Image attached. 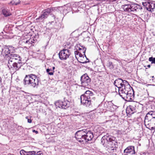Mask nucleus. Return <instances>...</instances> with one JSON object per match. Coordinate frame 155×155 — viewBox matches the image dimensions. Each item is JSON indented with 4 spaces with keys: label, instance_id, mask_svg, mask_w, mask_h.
I'll return each mask as SVG.
<instances>
[{
    "label": "nucleus",
    "instance_id": "f257e3e1",
    "mask_svg": "<svg viewBox=\"0 0 155 155\" xmlns=\"http://www.w3.org/2000/svg\"><path fill=\"white\" fill-rule=\"evenodd\" d=\"M93 137V134L91 131L86 129L78 130L75 134L76 139L80 142L91 140Z\"/></svg>",
    "mask_w": 155,
    "mask_h": 155
},
{
    "label": "nucleus",
    "instance_id": "f03ea898",
    "mask_svg": "<svg viewBox=\"0 0 155 155\" xmlns=\"http://www.w3.org/2000/svg\"><path fill=\"white\" fill-rule=\"evenodd\" d=\"M95 98L93 93L87 90L84 94L81 95V102L83 105L89 107L91 105V103L95 100Z\"/></svg>",
    "mask_w": 155,
    "mask_h": 155
},
{
    "label": "nucleus",
    "instance_id": "7ed1b4c3",
    "mask_svg": "<svg viewBox=\"0 0 155 155\" xmlns=\"http://www.w3.org/2000/svg\"><path fill=\"white\" fill-rule=\"evenodd\" d=\"M40 79L39 77L33 74L26 75L24 80V84L25 85H30L35 87L38 85Z\"/></svg>",
    "mask_w": 155,
    "mask_h": 155
},
{
    "label": "nucleus",
    "instance_id": "20e7f679",
    "mask_svg": "<svg viewBox=\"0 0 155 155\" xmlns=\"http://www.w3.org/2000/svg\"><path fill=\"white\" fill-rule=\"evenodd\" d=\"M22 65L21 61H15L8 60L7 65L10 71L14 72L18 70Z\"/></svg>",
    "mask_w": 155,
    "mask_h": 155
},
{
    "label": "nucleus",
    "instance_id": "39448f33",
    "mask_svg": "<svg viewBox=\"0 0 155 155\" xmlns=\"http://www.w3.org/2000/svg\"><path fill=\"white\" fill-rule=\"evenodd\" d=\"M115 138L109 135L104 136L101 139V142H103V141L105 140L108 142V146H117V143L115 140Z\"/></svg>",
    "mask_w": 155,
    "mask_h": 155
},
{
    "label": "nucleus",
    "instance_id": "423d86ee",
    "mask_svg": "<svg viewBox=\"0 0 155 155\" xmlns=\"http://www.w3.org/2000/svg\"><path fill=\"white\" fill-rule=\"evenodd\" d=\"M53 10V8H48L43 10L41 12V15L36 19L37 21L40 22L43 21L44 19L47 18L49 14Z\"/></svg>",
    "mask_w": 155,
    "mask_h": 155
},
{
    "label": "nucleus",
    "instance_id": "0eeeda50",
    "mask_svg": "<svg viewBox=\"0 0 155 155\" xmlns=\"http://www.w3.org/2000/svg\"><path fill=\"white\" fill-rule=\"evenodd\" d=\"M125 86H124L119 91V94L123 98H124V97H125L126 94L129 92L130 90H132L128 82L125 83Z\"/></svg>",
    "mask_w": 155,
    "mask_h": 155
},
{
    "label": "nucleus",
    "instance_id": "6e6552de",
    "mask_svg": "<svg viewBox=\"0 0 155 155\" xmlns=\"http://www.w3.org/2000/svg\"><path fill=\"white\" fill-rule=\"evenodd\" d=\"M71 52L68 49H63L61 50L58 54L59 58L61 60H66L71 55Z\"/></svg>",
    "mask_w": 155,
    "mask_h": 155
},
{
    "label": "nucleus",
    "instance_id": "1a4fd4ad",
    "mask_svg": "<svg viewBox=\"0 0 155 155\" xmlns=\"http://www.w3.org/2000/svg\"><path fill=\"white\" fill-rule=\"evenodd\" d=\"M144 124L147 127L149 128L151 126L155 125V119L146 114L145 117Z\"/></svg>",
    "mask_w": 155,
    "mask_h": 155
},
{
    "label": "nucleus",
    "instance_id": "9d476101",
    "mask_svg": "<svg viewBox=\"0 0 155 155\" xmlns=\"http://www.w3.org/2000/svg\"><path fill=\"white\" fill-rule=\"evenodd\" d=\"M81 85L84 87L90 85L91 79L87 74H85L81 76Z\"/></svg>",
    "mask_w": 155,
    "mask_h": 155
},
{
    "label": "nucleus",
    "instance_id": "9b49d317",
    "mask_svg": "<svg viewBox=\"0 0 155 155\" xmlns=\"http://www.w3.org/2000/svg\"><path fill=\"white\" fill-rule=\"evenodd\" d=\"M55 105L57 107L66 109L69 107L70 102L67 100L64 101H58L55 103Z\"/></svg>",
    "mask_w": 155,
    "mask_h": 155
},
{
    "label": "nucleus",
    "instance_id": "f8f14e48",
    "mask_svg": "<svg viewBox=\"0 0 155 155\" xmlns=\"http://www.w3.org/2000/svg\"><path fill=\"white\" fill-rule=\"evenodd\" d=\"M136 153L135 147L133 146H129L124 151L123 155H134Z\"/></svg>",
    "mask_w": 155,
    "mask_h": 155
},
{
    "label": "nucleus",
    "instance_id": "ddd939ff",
    "mask_svg": "<svg viewBox=\"0 0 155 155\" xmlns=\"http://www.w3.org/2000/svg\"><path fill=\"white\" fill-rule=\"evenodd\" d=\"M2 51L0 52L1 54L5 58L10 56V55L11 54L10 53V51L9 50V48L7 46H5L1 49Z\"/></svg>",
    "mask_w": 155,
    "mask_h": 155
},
{
    "label": "nucleus",
    "instance_id": "4468645a",
    "mask_svg": "<svg viewBox=\"0 0 155 155\" xmlns=\"http://www.w3.org/2000/svg\"><path fill=\"white\" fill-rule=\"evenodd\" d=\"M134 93L133 90H130L129 91V92L126 94L125 95V97H124L127 101H132L134 98Z\"/></svg>",
    "mask_w": 155,
    "mask_h": 155
},
{
    "label": "nucleus",
    "instance_id": "2eb2a0df",
    "mask_svg": "<svg viewBox=\"0 0 155 155\" xmlns=\"http://www.w3.org/2000/svg\"><path fill=\"white\" fill-rule=\"evenodd\" d=\"M8 59L15 61H21L20 56L15 54H10Z\"/></svg>",
    "mask_w": 155,
    "mask_h": 155
},
{
    "label": "nucleus",
    "instance_id": "dca6fc26",
    "mask_svg": "<svg viewBox=\"0 0 155 155\" xmlns=\"http://www.w3.org/2000/svg\"><path fill=\"white\" fill-rule=\"evenodd\" d=\"M127 82L126 80H123L120 78L117 79L115 80L114 82V84L115 86L117 87H119L120 84L123 83H126Z\"/></svg>",
    "mask_w": 155,
    "mask_h": 155
},
{
    "label": "nucleus",
    "instance_id": "f3484780",
    "mask_svg": "<svg viewBox=\"0 0 155 155\" xmlns=\"http://www.w3.org/2000/svg\"><path fill=\"white\" fill-rule=\"evenodd\" d=\"M139 104L137 102H133L130 105L131 109H133V111L134 112H137V110L138 109V106Z\"/></svg>",
    "mask_w": 155,
    "mask_h": 155
},
{
    "label": "nucleus",
    "instance_id": "a211bd4d",
    "mask_svg": "<svg viewBox=\"0 0 155 155\" xmlns=\"http://www.w3.org/2000/svg\"><path fill=\"white\" fill-rule=\"evenodd\" d=\"M107 150L110 153H115L116 152L117 149V146H108Z\"/></svg>",
    "mask_w": 155,
    "mask_h": 155
},
{
    "label": "nucleus",
    "instance_id": "6ab92c4d",
    "mask_svg": "<svg viewBox=\"0 0 155 155\" xmlns=\"http://www.w3.org/2000/svg\"><path fill=\"white\" fill-rule=\"evenodd\" d=\"M2 13L5 17L9 16L11 15L9 9L7 8H4L2 9Z\"/></svg>",
    "mask_w": 155,
    "mask_h": 155
},
{
    "label": "nucleus",
    "instance_id": "aec40b11",
    "mask_svg": "<svg viewBox=\"0 0 155 155\" xmlns=\"http://www.w3.org/2000/svg\"><path fill=\"white\" fill-rule=\"evenodd\" d=\"M155 8V4L153 3H151L150 2H149L148 6L147 7V9L149 11L152 12Z\"/></svg>",
    "mask_w": 155,
    "mask_h": 155
},
{
    "label": "nucleus",
    "instance_id": "412c9836",
    "mask_svg": "<svg viewBox=\"0 0 155 155\" xmlns=\"http://www.w3.org/2000/svg\"><path fill=\"white\" fill-rule=\"evenodd\" d=\"M130 5L126 4L122 6V8L125 11L130 12Z\"/></svg>",
    "mask_w": 155,
    "mask_h": 155
},
{
    "label": "nucleus",
    "instance_id": "4be33fe9",
    "mask_svg": "<svg viewBox=\"0 0 155 155\" xmlns=\"http://www.w3.org/2000/svg\"><path fill=\"white\" fill-rule=\"evenodd\" d=\"M131 108L130 107V105L129 107H127L126 109V112L127 114H129L130 115L134 114V112H135L133 111V109Z\"/></svg>",
    "mask_w": 155,
    "mask_h": 155
},
{
    "label": "nucleus",
    "instance_id": "5701e85b",
    "mask_svg": "<svg viewBox=\"0 0 155 155\" xmlns=\"http://www.w3.org/2000/svg\"><path fill=\"white\" fill-rule=\"evenodd\" d=\"M130 8L131 10L130 12L136 11L138 9L137 5L136 4H131L130 5Z\"/></svg>",
    "mask_w": 155,
    "mask_h": 155
},
{
    "label": "nucleus",
    "instance_id": "b1692460",
    "mask_svg": "<svg viewBox=\"0 0 155 155\" xmlns=\"http://www.w3.org/2000/svg\"><path fill=\"white\" fill-rule=\"evenodd\" d=\"M146 114L155 119V111H150Z\"/></svg>",
    "mask_w": 155,
    "mask_h": 155
},
{
    "label": "nucleus",
    "instance_id": "393cba45",
    "mask_svg": "<svg viewBox=\"0 0 155 155\" xmlns=\"http://www.w3.org/2000/svg\"><path fill=\"white\" fill-rule=\"evenodd\" d=\"M46 71L50 75H53L54 72V71L52 70L51 69L48 68L46 69Z\"/></svg>",
    "mask_w": 155,
    "mask_h": 155
},
{
    "label": "nucleus",
    "instance_id": "a878e982",
    "mask_svg": "<svg viewBox=\"0 0 155 155\" xmlns=\"http://www.w3.org/2000/svg\"><path fill=\"white\" fill-rule=\"evenodd\" d=\"M79 45L81 47V48H80V47H79V50H82V52L83 53H85L86 49V48L84 47L83 46H81V44H79Z\"/></svg>",
    "mask_w": 155,
    "mask_h": 155
},
{
    "label": "nucleus",
    "instance_id": "bb28decb",
    "mask_svg": "<svg viewBox=\"0 0 155 155\" xmlns=\"http://www.w3.org/2000/svg\"><path fill=\"white\" fill-rule=\"evenodd\" d=\"M149 61L151 62V64H155V58L151 57L149 58Z\"/></svg>",
    "mask_w": 155,
    "mask_h": 155
},
{
    "label": "nucleus",
    "instance_id": "cd10ccee",
    "mask_svg": "<svg viewBox=\"0 0 155 155\" xmlns=\"http://www.w3.org/2000/svg\"><path fill=\"white\" fill-rule=\"evenodd\" d=\"M107 66L110 69H112L114 68L113 63L112 62H109Z\"/></svg>",
    "mask_w": 155,
    "mask_h": 155
},
{
    "label": "nucleus",
    "instance_id": "c85d7f7f",
    "mask_svg": "<svg viewBox=\"0 0 155 155\" xmlns=\"http://www.w3.org/2000/svg\"><path fill=\"white\" fill-rule=\"evenodd\" d=\"M35 154V152L34 151L27 152L26 155H32Z\"/></svg>",
    "mask_w": 155,
    "mask_h": 155
},
{
    "label": "nucleus",
    "instance_id": "c756f323",
    "mask_svg": "<svg viewBox=\"0 0 155 155\" xmlns=\"http://www.w3.org/2000/svg\"><path fill=\"white\" fill-rule=\"evenodd\" d=\"M12 2H14V3H12L13 4H14L16 5L19 4L20 2L19 0H13Z\"/></svg>",
    "mask_w": 155,
    "mask_h": 155
},
{
    "label": "nucleus",
    "instance_id": "7c9ffc66",
    "mask_svg": "<svg viewBox=\"0 0 155 155\" xmlns=\"http://www.w3.org/2000/svg\"><path fill=\"white\" fill-rule=\"evenodd\" d=\"M125 83H121L120 84V86H119V87H118V90L119 91L120 90L121 88H122L123 87H124V86H125Z\"/></svg>",
    "mask_w": 155,
    "mask_h": 155
},
{
    "label": "nucleus",
    "instance_id": "2f4dec72",
    "mask_svg": "<svg viewBox=\"0 0 155 155\" xmlns=\"http://www.w3.org/2000/svg\"><path fill=\"white\" fill-rule=\"evenodd\" d=\"M27 152L23 150H21L20 151V154L21 155H26Z\"/></svg>",
    "mask_w": 155,
    "mask_h": 155
},
{
    "label": "nucleus",
    "instance_id": "473e14b6",
    "mask_svg": "<svg viewBox=\"0 0 155 155\" xmlns=\"http://www.w3.org/2000/svg\"><path fill=\"white\" fill-rule=\"evenodd\" d=\"M149 3V2H143L142 4L144 6H145L147 8V7H148V6Z\"/></svg>",
    "mask_w": 155,
    "mask_h": 155
},
{
    "label": "nucleus",
    "instance_id": "72a5a7b5",
    "mask_svg": "<svg viewBox=\"0 0 155 155\" xmlns=\"http://www.w3.org/2000/svg\"><path fill=\"white\" fill-rule=\"evenodd\" d=\"M80 61H79L80 62L82 63V64H85L87 62H89V61H84L83 60L81 59H80Z\"/></svg>",
    "mask_w": 155,
    "mask_h": 155
},
{
    "label": "nucleus",
    "instance_id": "f704fd0d",
    "mask_svg": "<svg viewBox=\"0 0 155 155\" xmlns=\"http://www.w3.org/2000/svg\"><path fill=\"white\" fill-rule=\"evenodd\" d=\"M79 53L78 51H74V54L76 58L77 59V57L76 56V55H78Z\"/></svg>",
    "mask_w": 155,
    "mask_h": 155
},
{
    "label": "nucleus",
    "instance_id": "c9c22d12",
    "mask_svg": "<svg viewBox=\"0 0 155 155\" xmlns=\"http://www.w3.org/2000/svg\"><path fill=\"white\" fill-rule=\"evenodd\" d=\"M28 41H29V42H28V44H32V42H33L32 41V38H31L30 39H29V40H28Z\"/></svg>",
    "mask_w": 155,
    "mask_h": 155
},
{
    "label": "nucleus",
    "instance_id": "e433bc0d",
    "mask_svg": "<svg viewBox=\"0 0 155 155\" xmlns=\"http://www.w3.org/2000/svg\"><path fill=\"white\" fill-rule=\"evenodd\" d=\"M149 129L151 130H155V125L151 126V127H150Z\"/></svg>",
    "mask_w": 155,
    "mask_h": 155
},
{
    "label": "nucleus",
    "instance_id": "4c0bfd02",
    "mask_svg": "<svg viewBox=\"0 0 155 155\" xmlns=\"http://www.w3.org/2000/svg\"><path fill=\"white\" fill-rule=\"evenodd\" d=\"M32 41H33L32 42V43H34L37 41V39L35 37L34 38H33V37H32Z\"/></svg>",
    "mask_w": 155,
    "mask_h": 155
},
{
    "label": "nucleus",
    "instance_id": "58836bf2",
    "mask_svg": "<svg viewBox=\"0 0 155 155\" xmlns=\"http://www.w3.org/2000/svg\"><path fill=\"white\" fill-rule=\"evenodd\" d=\"M32 120L31 119H28V122L29 123H30L31 122Z\"/></svg>",
    "mask_w": 155,
    "mask_h": 155
},
{
    "label": "nucleus",
    "instance_id": "ea45409f",
    "mask_svg": "<svg viewBox=\"0 0 155 155\" xmlns=\"http://www.w3.org/2000/svg\"><path fill=\"white\" fill-rule=\"evenodd\" d=\"M32 132H35L36 134H38V132L37 131L35 130H32Z\"/></svg>",
    "mask_w": 155,
    "mask_h": 155
},
{
    "label": "nucleus",
    "instance_id": "a19ab883",
    "mask_svg": "<svg viewBox=\"0 0 155 155\" xmlns=\"http://www.w3.org/2000/svg\"><path fill=\"white\" fill-rule=\"evenodd\" d=\"M78 55H79V56L80 57H81V58L82 56V54L81 53H79V54Z\"/></svg>",
    "mask_w": 155,
    "mask_h": 155
},
{
    "label": "nucleus",
    "instance_id": "79ce46f5",
    "mask_svg": "<svg viewBox=\"0 0 155 155\" xmlns=\"http://www.w3.org/2000/svg\"><path fill=\"white\" fill-rule=\"evenodd\" d=\"M151 65L150 64H149L147 66V67L149 68H150V67Z\"/></svg>",
    "mask_w": 155,
    "mask_h": 155
},
{
    "label": "nucleus",
    "instance_id": "37998d69",
    "mask_svg": "<svg viewBox=\"0 0 155 155\" xmlns=\"http://www.w3.org/2000/svg\"><path fill=\"white\" fill-rule=\"evenodd\" d=\"M29 42V41H28V40H26L25 42V43H27L28 44V42Z\"/></svg>",
    "mask_w": 155,
    "mask_h": 155
},
{
    "label": "nucleus",
    "instance_id": "c03bdc74",
    "mask_svg": "<svg viewBox=\"0 0 155 155\" xmlns=\"http://www.w3.org/2000/svg\"><path fill=\"white\" fill-rule=\"evenodd\" d=\"M1 83H2V79L0 77V84H1Z\"/></svg>",
    "mask_w": 155,
    "mask_h": 155
},
{
    "label": "nucleus",
    "instance_id": "a18cd8bd",
    "mask_svg": "<svg viewBox=\"0 0 155 155\" xmlns=\"http://www.w3.org/2000/svg\"><path fill=\"white\" fill-rule=\"evenodd\" d=\"M55 68L54 67H52V70H53V71H54V70L55 69Z\"/></svg>",
    "mask_w": 155,
    "mask_h": 155
},
{
    "label": "nucleus",
    "instance_id": "49530a36",
    "mask_svg": "<svg viewBox=\"0 0 155 155\" xmlns=\"http://www.w3.org/2000/svg\"><path fill=\"white\" fill-rule=\"evenodd\" d=\"M52 17L54 19L55 18V16L54 15H53L52 16Z\"/></svg>",
    "mask_w": 155,
    "mask_h": 155
},
{
    "label": "nucleus",
    "instance_id": "de8ad7c7",
    "mask_svg": "<svg viewBox=\"0 0 155 155\" xmlns=\"http://www.w3.org/2000/svg\"><path fill=\"white\" fill-rule=\"evenodd\" d=\"M54 22L53 21H52L50 22V24L52 25L53 23H54Z\"/></svg>",
    "mask_w": 155,
    "mask_h": 155
},
{
    "label": "nucleus",
    "instance_id": "09e8293b",
    "mask_svg": "<svg viewBox=\"0 0 155 155\" xmlns=\"http://www.w3.org/2000/svg\"><path fill=\"white\" fill-rule=\"evenodd\" d=\"M25 118L26 119H27V120H28V119H28V116H26V117H25Z\"/></svg>",
    "mask_w": 155,
    "mask_h": 155
},
{
    "label": "nucleus",
    "instance_id": "8fccbe9b",
    "mask_svg": "<svg viewBox=\"0 0 155 155\" xmlns=\"http://www.w3.org/2000/svg\"><path fill=\"white\" fill-rule=\"evenodd\" d=\"M84 55H85V58H86L87 59V60H88V59H87V57H86V56L85 55V53H84Z\"/></svg>",
    "mask_w": 155,
    "mask_h": 155
},
{
    "label": "nucleus",
    "instance_id": "3c124183",
    "mask_svg": "<svg viewBox=\"0 0 155 155\" xmlns=\"http://www.w3.org/2000/svg\"><path fill=\"white\" fill-rule=\"evenodd\" d=\"M152 78H154V76H152Z\"/></svg>",
    "mask_w": 155,
    "mask_h": 155
},
{
    "label": "nucleus",
    "instance_id": "603ef678",
    "mask_svg": "<svg viewBox=\"0 0 155 155\" xmlns=\"http://www.w3.org/2000/svg\"><path fill=\"white\" fill-rule=\"evenodd\" d=\"M10 155H14L12 154H10Z\"/></svg>",
    "mask_w": 155,
    "mask_h": 155
}]
</instances>
